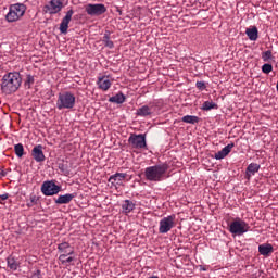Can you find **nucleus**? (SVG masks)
Instances as JSON below:
<instances>
[{
    "mask_svg": "<svg viewBox=\"0 0 278 278\" xmlns=\"http://www.w3.org/2000/svg\"><path fill=\"white\" fill-rule=\"evenodd\" d=\"M195 88H198V90H205L207 86H205V81H197Z\"/></svg>",
    "mask_w": 278,
    "mask_h": 278,
    "instance_id": "72a5a7b5",
    "label": "nucleus"
},
{
    "mask_svg": "<svg viewBox=\"0 0 278 278\" xmlns=\"http://www.w3.org/2000/svg\"><path fill=\"white\" fill-rule=\"evenodd\" d=\"M127 177L126 173H116L112 176H110L109 181L111 184H117L119 185L122 181H125V178Z\"/></svg>",
    "mask_w": 278,
    "mask_h": 278,
    "instance_id": "a211bd4d",
    "label": "nucleus"
},
{
    "mask_svg": "<svg viewBox=\"0 0 278 278\" xmlns=\"http://www.w3.org/2000/svg\"><path fill=\"white\" fill-rule=\"evenodd\" d=\"M97 86L99 90H102L103 92H108V90L112 88V80L110 79V76L103 75L98 77Z\"/></svg>",
    "mask_w": 278,
    "mask_h": 278,
    "instance_id": "ddd939ff",
    "label": "nucleus"
},
{
    "mask_svg": "<svg viewBox=\"0 0 278 278\" xmlns=\"http://www.w3.org/2000/svg\"><path fill=\"white\" fill-rule=\"evenodd\" d=\"M122 210L124 214H130V212H134V210H136V204L132 203L130 200H125L122 204Z\"/></svg>",
    "mask_w": 278,
    "mask_h": 278,
    "instance_id": "6ab92c4d",
    "label": "nucleus"
},
{
    "mask_svg": "<svg viewBox=\"0 0 278 278\" xmlns=\"http://www.w3.org/2000/svg\"><path fill=\"white\" fill-rule=\"evenodd\" d=\"M125 94L123 92H118L117 94L109 98L110 103H117L118 105L123 104L125 101Z\"/></svg>",
    "mask_w": 278,
    "mask_h": 278,
    "instance_id": "412c9836",
    "label": "nucleus"
},
{
    "mask_svg": "<svg viewBox=\"0 0 278 278\" xmlns=\"http://www.w3.org/2000/svg\"><path fill=\"white\" fill-rule=\"evenodd\" d=\"M262 60L263 62H268L269 60H273V52L270 50L263 52Z\"/></svg>",
    "mask_w": 278,
    "mask_h": 278,
    "instance_id": "c85d7f7f",
    "label": "nucleus"
},
{
    "mask_svg": "<svg viewBox=\"0 0 278 278\" xmlns=\"http://www.w3.org/2000/svg\"><path fill=\"white\" fill-rule=\"evenodd\" d=\"M233 147H236L233 142L225 146L220 151L215 153V160H225V157H227L231 153V149H233Z\"/></svg>",
    "mask_w": 278,
    "mask_h": 278,
    "instance_id": "4468645a",
    "label": "nucleus"
},
{
    "mask_svg": "<svg viewBox=\"0 0 278 278\" xmlns=\"http://www.w3.org/2000/svg\"><path fill=\"white\" fill-rule=\"evenodd\" d=\"M129 144L132 149H147V135L139 134V135H130L128 138Z\"/></svg>",
    "mask_w": 278,
    "mask_h": 278,
    "instance_id": "6e6552de",
    "label": "nucleus"
},
{
    "mask_svg": "<svg viewBox=\"0 0 278 278\" xmlns=\"http://www.w3.org/2000/svg\"><path fill=\"white\" fill-rule=\"evenodd\" d=\"M10 195L8 193H4L2 195H0V199H2V201H7V199L9 198Z\"/></svg>",
    "mask_w": 278,
    "mask_h": 278,
    "instance_id": "e433bc0d",
    "label": "nucleus"
},
{
    "mask_svg": "<svg viewBox=\"0 0 278 278\" xmlns=\"http://www.w3.org/2000/svg\"><path fill=\"white\" fill-rule=\"evenodd\" d=\"M42 275V271L40 269H37L35 273H34V277L36 278H40Z\"/></svg>",
    "mask_w": 278,
    "mask_h": 278,
    "instance_id": "c9c22d12",
    "label": "nucleus"
},
{
    "mask_svg": "<svg viewBox=\"0 0 278 278\" xmlns=\"http://www.w3.org/2000/svg\"><path fill=\"white\" fill-rule=\"evenodd\" d=\"M182 123H187L188 125H197L200 118L197 115H185L181 118Z\"/></svg>",
    "mask_w": 278,
    "mask_h": 278,
    "instance_id": "4be33fe9",
    "label": "nucleus"
},
{
    "mask_svg": "<svg viewBox=\"0 0 278 278\" xmlns=\"http://www.w3.org/2000/svg\"><path fill=\"white\" fill-rule=\"evenodd\" d=\"M262 71H263V73H265V75H268V73H273V65L269 63H265L262 66Z\"/></svg>",
    "mask_w": 278,
    "mask_h": 278,
    "instance_id": "7c9ffc66",
    "label": "nucleus"
},
{
    "mask_svg": "<svg viewBox=\"0 0 278 278\" xmlns=\"http://www.w3.org/2000/svg\"><path fill=\"white\" fill-rule=\"evenodd\" d=\"M258 172H260V164L257 163H251L247 167V175L249 176L255 175V173H258Z\"/></svg>",
    "mask_w": 278,
    "mask_h": 278,
    "instance_id": "bb28decb",
    "label": "nucleus"
},
{
    "mask_svg": "<svg viewBox=\"0 0 278 278\" xmlns=\"http://www.w3.org/2000/svg\"><path fill=\"white\" fill-rule=\"evenodd\" d=\"M25 12H27V7L25 4H11L9 7V12L5 15L7 23H16V21H21V18L25 16Z\"/></svg>",
    "mask_w": 278,
    "mask_h": 278,
    "instance_id": "20e7f679",
    "label": "nucleus"
},
{
    "mask_svg": "<svg viewBox=\"0 0 278 278\" xmlns=\"http://www.w3.org/2000/svg\"><path fill=\"white\" fill-rule=\"evenodd\" d=\"M73 199H75V194L66 193L63 195H59L58 199L54 200V203L56 205H68V203H71V201H73Z\"/></svg>",
    "mask_w": 278,
    "mask_h": 278,
    "instance_id": "dca6fc26",
    "label": "nucleus"
},
{
    "mask_svg": "<svg viewBox=\"0 0 278 278\" xmlns=\"http://www.w3.org/2000/svg\"><path fill=\"white\" fill-rule=\"evenodd\" d=\"M102 42H103L104 47H106L108 49H114V41H112V39H110V30H106L104 33Z\"/></svg>",
    "mask_w": 278,
    "mask_h": 278,
    "instance_id": "b1692460",
    "label": "nucleus"
},
{
    "mask_svg": "<svg viewBox=\"0 0 278 278\" xmlns=\"http://www.w3.org/2000/svg\"><path fill=\"white\" fill-rule=\"evenodd\" d=\"M8 176V170L0 168V179H3V177Z\"/></svg>",
    "mask_w": 278,
    "mask_h": 278,
    "instance_id": "f704fd0d",
    "label": "nucleus"
},
{
    "mask_svg": "<svg viewBox=\"0 0 278 278\" xmlns=\"http://www.w3.org/2000/svg\"><path fill=\"white\" fill-rule=\"evenodd\" d=\"M62 187L55 184V180H46L41 185V192L45 197H55L60 194Z\"/></svg>",
    "mask_w": 278,
    "mask_h": 278,
    "instance_id": "423d86ee",
    "label": "nucleus"
},
{
    "mask_svg": "<svg viewBox=\"0 0 278 278\" xmlns=\"http://www.w3.org/2000/svg\"><path fill=\"white\" fill-rule=\"evenodd\" d=\"M245 34L249 38V40L255 41L257 40V27L253 26L252 28H247Z\"/></svg>",
    "mask_w": 278,
    "mask_h": 278,
    "instance_id": "5701e85b",
    "label": "nucleus"
},
{
    "mask_svg": "<svg viewBox=\"0 0 278 278\" xmlns=\"http://www.w3.org/2000/svg\"><path fill=\"white\" fill-rule=\"evenodd\" d=\"M75 93L71 91H63L58 94L56 109L58 110H73L75 108Z\"/></svg>",
    "mask_w": 278,
    "mask_h": 278,
    "instance_id": "7ed1b4c3",
    "label": "nucleus"
},
{
    "mask_svg": "<svg viewBox=\"0 0 278 278\" xmlns=\"http://www.w3.org/2000/svg\"><path fill=\"white\" fill-rule=\"evenodd\" d=\"M201 110H203L204 112H210V110H218V104L213 101H205L202 104Z\"/></svg>",
    "mask_w": 278,
    "mask_h": 278,
    "instance_id": "a878e982",
    "label": "nucleus"
},
{
    "mask_svg": "<svg viewBox=\"0 0 278 278\" xmlns=\"http://www.w3.org/2000/svg\"><path fill=\"white\" fill-rule=\"evenodd\" d=\"M34 76L27 75L26 76V81H25V88H31L34 86Z\"/></svg>",
    "mask_w": 278,
    "mask_h": 278,
    "instance_id": "2f4dec72",
    "label": "nucleus"
},
{
    "mask_svg": "<svg viewBox=\"0 0 278 278\" xmlns=\"http://www.w3.org/2000/svg\"><path fill=\"white\" fill-rule=\"evenodd\" d=\"M7 266L8 268H10V270H18V266H21L18 264V262H16V258L15 257H12V256H8L7 257Z\"/></svg>",
    "mask_w": 278,
    "mask_h": 278,
    "instance_id": "aec40b11",
    "label": "nucleus"
},
{
    "mask_svg": "<svg viewBox=\"0 0 278 278\" xmlns=\"http://www.w3.org/2000/svg\"><path fill=\"white\" fill-rule=\"evenodd\" d=\"M23 78L18 72H9L1 79V92L3 94H14L21 88Z\"/></svg>",
    "mask_w": 278,
    "mask_h": 278,
    "instance_id": "f257e3e1",
    "label": "nucleus"
},
{
    "mask_svg": "<svg viewBox=\"0 0 278 278\" xmlns=\"http://www.w3.org/2000/svg\"><path fill=\"white\" fill-rule=\"evenodd\" d=\"M31 155L35 160V162H45V152H42V144H38L33 148Z\"/></svg>",
    "mask_w": 278,
    "mask_h": 278,
    "instance_id": "2eb2a0df",
    "label": "nucleus"
},
{
    "mask_svg": "<svg viewBox=\"0 0 278 278\" xmlns=\"http://www.w3.org/2000/svg\"><path fill=\"white\" fill-rule=\"evenodd\" d=\"M86 12L89 16H101V14L108 12V9L105 8V4H87Z\"/></svg>",
    "mask_w": 278,
    "mask_h": 278,
    "instance_id": "9b49d317",
    "label": "nucleus"
},
{
    "mask_svg": "<svg viewBox=\"0 0 278 278\" xmlns=\"http://www.w3.org/2000/svg\"><path fill=\"white\" fill-rule=\"evenodd\" d=\"M249 229H251V226L240 218H236V220L229 224V231L233 236H244Z\"/></svg>",
    "mask_w": 278,
    "mask_h": 278,
    "instance_id": "39448f33",
    "label": "nucleus"
},
{
    "mask_svg": "<svg viewBox=\"0 0 278 278\" xmlns=\"http://www.w3.org/2000/svg\"><path fill=\"white\" fill-rule=\"evenodd\" d=\"M63 8L64 2H62V0H50L47 4L43 5V12L45 14H50L53 16V14H59V12H62Z\"/></svg>",
    "mask_w": 278,
    "mask_h": 278,
    "instance_id": "0eeeda50",
    "label": "nucleus"
},
{
    "mask_svg": "<svg viewBox=\"0 0 278 278\" xmlns=\"http://www.w3.org/2000/svg\"><path fill=\"white\" fill-rule=\"evenodd\" d=\"M201 270H206V269L204 267H202Z\"/></svg>",
    "mask_w": 278,
    "mask_h": 278,
    "instance_id": "4c0bfd02",
    "label": "nucleus"
},
{
    "mask_svg": "<svg viewBox=\"0 0 278 278\" xmlns=\"http://www.w3.org/2000/svg\"><path fill=\"white\" fill-rule=\"evenodd\" d=\"M38 204V197L36 195H31L30 197V202L27 203L28 207H34V205Z\"/></svg>",
    "mask_w": 278,
    "mask_h": 278,
    "instance_id": "473e14b6",
    "label": "nucleus"
},
{
    "mask_svg": "<svg viewBox=\"0 0 278 278\" xmlns=\"http://www.w3.org/2000/svg\"><path fill=\"white\" fill-rule=\"evenodd\" d=\"M73 14H75V11H73V9L68 10L65 16L63 17V20L61 21V24L59 27L61 34H68V25L73 20Z\"/></svg>",
    "mask_w": 278,
    "mask_h": 278,
    "instance_id": "f8f14e48",
    "label": "nucleus"
},
{
    "mask_svg": "<svg viewBox=\"0 0 278 278\" xmlns=\"http://www.w3.org/2000/svg\"><path fill=\"white\" fill-rule=\"evenodd\" d=\"M58 251L60 253L59 258L61 260L71 255H75V249L71 247V243L66 241L58 244Z\"/></svg>",
    "mask_w": 278,
    "mask_h": 278,
    "instance_id": "9d476101",
    "label": "nucleus"
},
{
    "mask_svg": "<svg viewBox=\"0 0 278 278\" xmlns=\"http://www.w3.org/2000/svg\"><path fill=\"white\" fill-rule=\"evenodd\" d=\"M14 151L17 157H23V155H25V148L23 147V143L15 144Z\"/></svg>",
    "mask_w": 278,
    "mask_h": 278,
    "instance_id": "cd10ccee",
    "label": "nucleus"
},
{
    "mask_svg": "<svg viewBox=\"0 0 278 278\" xmlns=\"http://www.w3.org/2000/svg\"><path fill=\"white\" fill-rule=\"evenodd\" d=\"M175 227V215L163 217L159 223V233H168Z\"/></svg>",
    "mask_w": 278,
    "mask_h": 278,
    "instance_id": "1a4fd4ad",
    "label": "nucleus"
},
{
    "mask_svg": "<svg viewBox=\"0 0 278 278\" xmlns=\"http://www.w3.org/2000/svg\"><path fill=\"white\" fill-rule=\"evenodd\" d=\"M274 251L273 244L270 243H263L258 245V253L264 255V257H268Z\"/></svg>",
    "mask_w": 278,
    "mask_h": 278,
    "instance_id": "f3484780",
    "label": "nucleus"
},
{
    "mask_svg": "<svg viewBox=\"0 0 278 278\" xmlns=\"http://www.w3.org/2000/svg\"><path fill=\"white\" fill-rule=\"evenodd\" d=\"M153 112H151V108L149 105H143L137 110V116H151Z\"/></svg>",
    "mask_w": 278,
    "mask_h": 278,
    "instance_id": "393cba45",
    "label": "nucleus"
},
{
    "mask_svg": "<svg viewBox=\"0 0 278 278\" xmlns=\"http://www.w3.org/2000/svg\"><path fill=\"white\" fill-rule=\"evenodd\" d=\"M59 262H61V264L63 266H66V264H71V262H75V257H73L72 255L63 257V258H59Z\"/></svg>",
    "mask_w": 278,
    "mask_h": 278,
    "instance_id": "c756f323",
    "label": "nucleus"
},
{
    "mask_svg": "<svg viewBox=\"0 0 278 278\" xmlns=\"http://www.w3.org/2000/svg\"><path fill=\"white\" fill-rule=\"evenodd\" d=\"M168 172V165L166 163L149 166L144 170V177L147 181L160 182L166 179V173Z\"/></svg>",
    "mask_w": 278,
    "mask_h": 278,
    "instance_id": "f03ea898",
    "label": "nucleus"
}]
</instances>
